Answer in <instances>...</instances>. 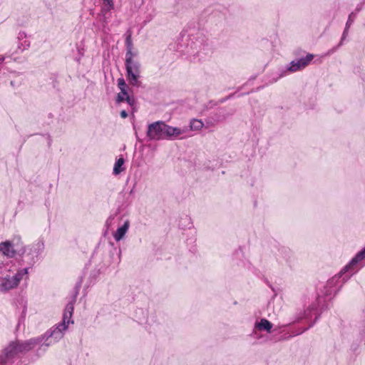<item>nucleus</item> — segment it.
Instances as JSON below:
<instances>
[{"label": "nucleus", "mask_w": 365, "mask_h": 365, "mask_svg": "<svg viewBox=\"0 0 365 365\" xmlns=\"http://www.w3.org/2000/svg\"><path fill=\"white\" fill-rule=\"evenodd\" d=\"M81 286V282H78L74 288V294L70 302H68L65 307L62 322L56 327L48 330L44 334L31 338L26 341H12L4 349V354L7 359H13L19 354H25L33 349L43 341H45L44 345L47 347L52 343L57 342L63 336V331L68 329L70 323L73 324L71 319L74 304L76 297L79 293V289Z\"/></svg>", "instance_id": "1"}, {"label": "nucleus", "mask_w": 365, "mask_h": 365, "mask_svg": "<svg viewBox=\"0 0 365 365\" xmlns=\"http://www.w3.org/2000/svg\"><path fill=\"white\" fill-rule=\"evenodd\" d=\"M207 48V44H206L204 34L195 29L182 31L173 45V49L181 54L198 57H202V54L205 53Z\"/></svg>", "instance_id": "2"}, {"label": "nucleus", "mask_w": 365, "mask_h": 365, "mask_svg": "<svg viewBox=\"0 0 365 365\" xmlns=\"http://www.w3.org/2000/svg\"><path fill=\"white\" fill-rule=\"evenodd\" d=\"M125 43L126 47L125 67L126 71V78L129 85L135 87H140L141 82L140 78V63L138 60L134 59L137 56V52H134L133 43L132 41V32L128 29L125 34Z\"/></svg>", "instance_id": "3"}, {"label": "nucleus", "mask_w": 365, "mask_h": 365, "mask_svg": "<svg viewBox=\"0 0 365 365\" xmlns=\"http://www.w3.org/2000/svg\"><path fill=\"white\" fill-rule=\"evenodd\" d=\"M185 132V129L173 127L164 121L158 120L148 125L146 135L150 140H173Z\"/></svg>", "instance_id": "4"}, {"label": "nucleus", "mask_w": 365, "mask_h": 365, "mask_svg": "<svg viewBox=\"0 0 365 365\" xmlns=\"http://www.w3.org/2000/svg\"><path fill=\"white\" fill-rule=\"evenodd\" d=\"M334 284L333 280L328 281L326 286L324 287L323 294L324 296L318 295V297L316 299V302H313L312 304H310L303 312L302 314H301L298 319H309L312 317V314H317L315 317L314 321L304 330H307L311 327H312L317 320L319 318L320 314L317 313L318 309H319L321 312L327 309V305L326 304L327 302V297H329L332 294L331 287Z\"/></svg>", "instance_id": "5"}, {"label": "nucleus", "mask_w": 365, "mask_h": 365, "mask_svg": "<svg viewBox=\"0 0 365 365\" xmlns=\"http://www.w3.org/2000/svg\"><path fill=\"white\" fill-rule=\"evenodd\" d=\"M45 243L43 239H38L28 246L22 247L18 251V255L22 257L24 264L32 268L35 264L43 258Z\"/></svg>", "instance_id": "6"}, {"label": "nucleus", "mask_w": 365, "mask_h": 365, "mask_svg": "<svg viewBox=\"0 0 365 365\" xmlns=\"http://www.w3.org/2000/svg\"><path fill=\"white\" fill-rule=\"evenodd\" d=\"M313 58L314 55L308 53L306 56L292 61L284 68H279L277 72L272 73L269 79V83H274L277 82L279 78L287 76L288 72L294 73L304 69L311 63Z\"/></svg>", "instance_id": "7"}, {"label": "nucleus", "mask_w": 365, "mask_h": 365, "mask_svg": "<svg viewBox=\"0 0 365 365\" xmlns=\"http://www.w3.org/2000/svg\"><path fill=\"white\" fill-rule=\"evenodd\" d=\"M364 259H365V247L358 252L350 262L342 268L339 273V277H342L344 282L347 281L356 272L357 269H356V266Z\"/></svg>", "instance_id": "8"}, {"label": "nucleus", "mask_w": 365, "mask_h": 365, "mask_svg": "<svg viewBox=\"0 0 365 365\" xmlns=\"http://www.w3.org/2000/svg\"><path fill=\"white\" fill-rule=\"evenodd\" d=\"M351 327L352 334L360 341H365V309L352 322Z\"/></svg>", "instance_id": "9"}, {"label": "nucleus", "mask_w": 365, "mask_h": 365, "mask_svg": "<svg viewBox=\"0 0 365 365\" xmlns=\"http://www.w3.org/2000/svg\"><path fill=\"white\" fill-rule=\"evenodd\" d=\"M231 115H232V112H227L225 108H219L205 119L206 127L212 126L222 122Z\"/></svg>", "instance_id": "10"}, {"label": "nucleus", "mask_w": 365, "mask_h": 365, "mask_svg": "<svg viewBox=\"0 0 365 365\" xmlns=\"http://www.w3.org/2000/svg\"><path fill=\"white\" fill-rule=\"evenodd\" d=\"M19 250H14L11 242L6 240L0 243V252L7 257L13 258L18 255Z\"/></svg>", "instance_id": "11"}, {"label": "nucleus", "mask_w": 365, "mask_h": 365, "mask_svg": "<svg viewBox=\"0 0 365 365\" xmlns=\"http://www.w3.org/2000/svg\"><path fill=\"white\" fill-rule=\"evenodd\" d=\"M277 259L279 262L290 263L293 257L292 251L286 247H282L278 249L277 253L276 254Z\"/></svg>", "instance_id": "12"}, {"label": "nucleus", "mask_w": 365, "mask_h": 365, "mask_svg": "<svg viewBox=\"0 0 365 365\" xmlns=\"http://www.w3.org/2000/svg\"><path fill=\"white\" fill-rule=\"evenodd\" d=\"M273 324L267 319L262 318L259 321L255 323L252 335L256 334V330L265 331L267 333H271Z\"/></svg>", "instance_id": "13"}, {"label": "nucleus", "mask_w": 365, "mask_h": 365, "mask_svg": "<svg viewBox=\"0 0 365 365\" xmlns=\"http://www.w3.org/2000/svg\"><path fill=\"white\" fill-rule=\"evenodd\" d=\"M16 287H17L16 284V281L14 282L11 276H6L4 277H0L1 292H6Z\"/></svg>", "instance_id": "14"}, {"label": "nucleus", "mask_w": 365, "mask_h": 365, "mask_svg": "<svg viewBox=\"0 0 365 365\" xmlns=\"http://www.w3.org/2000/svg\"><path fill=\"white\" fill-rule=\"evenodd\" d=\"M129 227H130V221L128 220H126L123 222V224L121 226H120L117 229L115 232L113 234L114 239L117 242H119L120 240H121L125 237V234L127 233V232L129 229Z\"/></svg>", "instance_id": "15"}, {"label": "nucleus", "mask_w": 365, "mask_h": 365, "mask_svg": "<svg viewBox=\"0 0 365 365\" xmlns=\"http://www.w3.org/2000/svg\"><path fill=\"white\" fill-rule=\"evenodd\" d=\"M109 255L111 260L113 262L117 261L118 263L120 260V255H121V250L119 247H114V244L113 242H110L109 244Z\"/></svg>", "instance_id": "16"}, {"label": "nucleus", "mask_w": 365, "mask_h": 365, "mask_svg": "<svg viewBox=\"0 0 365 365\" xmlns=\"http://www.w3.org/2000/svg\"><path fill=\"white\" fill-rule=\"evenodd\" d=\"M125 160L121 156L120 157L115 163L113 173L115 175H119L121 172H123L125 170L124 167Z\"/></svg>", "instance_id": "17"}, {"label": "nucleus", "mask_w": 365, "mask_h": 365, "mask_svg": "<svg viewBox=\"0 0 365 365\" xmlns=\"http://www.w3.org/2000/svg\"><path fill=\"white\" fill-rule=\"evenodd\" d=\"M31 267H29V266H27L21 269H19L14 276L11 277L13 278V280L14 282L16 281V286L19 285L20 281L23 279L24 276L28 274V270Z\"/></svg>", "instance_id": "18"}, {"label": "nucleus", "mask_w": 365, "mask_h": 365, "mask_svg": "<svg viewBox=\"0 0 365 365\" xmlns=\"http://www.w3.org/2000/svg\"><path fill=\"white\" fill-rule=\"evenodd\" d=\"M349 28H347V27L345 26L344 30L343 31V34L341 35V38L340 42L338 43V45H336V46L333 47L331 49H330L328 51L329 54L334 53L339 47H341L343 45L344 41L346 40V37H347V36L349 34Z\"/></svg>", "instance_id": "19"}, {"label": "nucleus", "mask_w": 365, "mask_h": 365, "mask_svg": "<svg viewBox=\"0 0 365 365\" xmlns=\"http://www.w3.org/2000/svg\"><path fill=\"white\" fill-rule=\"evenodd\" d=\"M205 125L204 123L199 119L192 118L190 122V128L192 130H200Z\"/></svg>", "instance_id": "20"}, {"label": "nucleus", "mask_w": 365, "mask_h": 365, "mask_svg": "<svg viewBox=\"0 0 365 365\" xmlns=\"http://www.w3.org/2000/svg\"><path fill=\"white\" fill-rule=\"evenodd\" d=\"M118 86L120 90L121 93L124 95H127V84L123 78H120L118 79Z\"/></svg>", "instance_id": "21"}, {"label": "nucleus", "mask_w": 365, "mask_h": 365, "mask_svg": "<svg viewBox=\"0 0 365 365\" xmlns=\"http://www.w3.org/2000/svg\"><path fill=\"white\" fill-rule=\"evenodd\" d=\"M30 47V41L24 40L23 42H19L17 46V50L23 51Z\"/></svg>", "instance_id": "22"}, {"label": "nucleus", "mask_w": 365, "mask_h": 365, "mask_svg": "<svg viewBox=\"0 0 365 365\" xmlns=\"http://www.w3.org/2000/svg\"><path fill=\"white\" fill-rule=\"evenodd\" d=\"M356 16V13H354V12H351L349 15L347 21L345 25L346 27L350 28V26L352 25V24L354 23V21L355 20Z\"/></svg>", "instance_id": "23"}, {"label": "nucleus", "mask_w": 365, "mask_h": 365, "mask_svg": "<svg viewBox=\"0 0 365 365\" xmlns=\"http://www.w3.org/2000/svg\"><path fill=\"white\" fill-rule=\"evenodd\" d=\"M125 101L133 109V106L135 104V98L133 96H129L128 93H127V96L125 98Z\"/></svg>", "instance_id": "24"}, {"label": "nucleus", "mask_w": 365, "mask_h": 365, "mask_svg": "<svg viewBox=\"0 0 365 365\" xmlns=\"http://www.w3.org/2000/svg\"><path fill=\"white\" fill-rule=\"evenodd\" d=\"M78 49V56L75 57L74 60L80 63L81 58L83 56V52L82 51L83 49H81L79 46H77Z\"/></svg>", "instance_id": "25"}, {"label": "nucleus", "mask_w": 365, "mask_h": 365, "mask_svg": "<svg viewBox=\"0 0 365 365\" xmlns=\"http://www.w3.org/2000/svg\"><path fill=\"white\" fill-rule=\"evenodd\" d=\"M126 96H127V95H124L121 92L119 93L116 97V102L118 103H119L125 101Z\"/></svg>", "instance_id": "26"}, {"label": "nucleus", "mask_w": 365, "mask_h": 365, "mask_svg": "<svg viewBox=\"0 0 365 365\" xmlns=\"http://www.w3.org/2000/svg\"><path fill=\"white\" fill-rule=\"evenodd\" d=\"M364 4H365V2H364V1L362 0L360 3H359L356 5V9L354 12L356 13V14L357 13L360 12L363 9Z\"/></svg>", "instance_id": "27"}, {"label": "nucleus", "mask_w": 365, "mask_h": 365, "mask_svg": "<svg viewBox=\"0 0 365 365\" xmlns=\"http://www.w3.org/2000/svg\"><path fill=\"white\" fill-rule=\"evenodd\" d=\"M182 221H186V225H182V223H180V226H184V227L187 226L188 227H190L192 226V222H191V220H190V217L186 216V217H185L184 218L182 219L181 222Z\"/></svg>", "instance_id": "28"}, {"label": "nucleus", "mask_w": 365, "mask_h": 365, "mask_svg": "<svg viewBox=\"0 0 365 365\" xmlns=\"http://www.w3.org/2000/svg\"><path fill=\"white\" fill-rule=\"evenodd\" d=\"M26 309H27V307H26V305L25 304L24 306V309H23V311H22V313H21V317L19 319V325L20 324V322L21 321H24V319H25V317H26Z\"/></svg>", "instance_id": "29"}, {"label": "nucleus", "mask_w": 365, "mask_h": 365, "mask_svg": "<svg viewBox=\"0 0 365 365\" xmlns=\"http://www.w3.org/2000/svg\"><path fill=\"white\" fill-rule=\"evenodd\" d=\"M26 38V32L24 31H20L19 34H18V36H17V38L19 40V41H21L22 40H24V38Z\"/></svg>", "instance_id": "30"}, {"label": "nucleus", "mask_w": 365, "mask_h": 365, "mask_svg": "<svg viewBox=\"0 0 365 365\" xmlns=\"http://www.w3.org/2000/svg\"><path fill=\"white\" fill-rule=\"evenodd\" d=\"M216 106V103L213 101H210L207 105L205 106L204 110H208L210 108H212V106Z\"/></svg>", "instance_id": "31"}, {"label": "nucleus", "mask_w": 365, "mask_h": 365, "mask_svg": "<svg viewBox=\"0 0 365 365\" xmlns=\"http://www.w3.org/2000/svg\"><path fill=\"white\" fill-rule=\"evenodd\" d=\"M120 117H121L122 118H127V117H128V113H127V111H126V110H121V111H120Z\"/></svg>", "instance_id": "32"}, {"label": "nucleus", "mask_w": 365, "mask_h": 365, "mask_svg": "<svg viewBox=\"0 0 365 365\" xmlns=\"http://www.w3.org/2000/svg\"><path fill=\"white\" fill-rule=\"evenodd\" d=\"M106 2V4L109 6V9L113 8V2L112 0H104Z\"/></svg>", "instance_id": "33"}, {"label": "nucleus", "mask_w": 365, "mask_h": 365, "mask_svg": "<svg viewBox=\"0 0 365 365\" xmlns=\"http://www.w3.org/2000/svg\"><path fill=\"white\" fill-rule=\"evenodd\" d=\"M233 95H234V94H230V96H227L226 98H222V99L220 101V103H224V102H225L227 99L231 98L233 96Z\"/></svg>", "instance_id": "34"}, {"label": "nucleus", "mask_w": 365, "mask_h": 365, "mask_svg": "<svg viewBox=\"0 0 365 365\" xmlns=\"http://www.w3.org/2000/svg\"><path fill=\"white\" fill-rule=\"evenodd\" d=\"M240 252V253L242 252V250H241V249H240L239 250H237V251L236 252V254H237V255H238Z\"/></svg>", "instance_id": "35"}, {"label": "nucleus", "mask_w": 365, "mask_h": 365, "mask_svg": "<svg viewBox=\"0 0 365 365\" xmlns=\"http://www.w3.org/2000/svg\"><path fill=\"white\" fill-rule=\"evenodd\" d=\"M134 187H135V186H134V187H133V189L130 190V194L133 193V192H134Z\"/></svg>", "instance_id": "36"}, {"label": "nucleus", "mask_w": 365, "mask_h": 365, "mask_svg": "<svg viewBox=\"0 0 365 365\" xmlns=\"http://www.w3.org/2000/svg\"><path fill=\"white\" fill-rule=\"evenodd\" d=\"M0 365H5V362L4 361H0Z\"/></svg>", "instance_id": "37"}, {"label": "nucleus", "mask_w": 365, "mask_h": 365, "mask_svg": "<svg viewBox=\"0 0 365 365\" xmlns=\"http://www.w3.org/2000/svg\"><path fill=\"white\" fill-rule=\"evenodd\" d=\"M136 138H137V139L139 140V139H138V135L137 134H136Z\"/></svg>", "instance_id": "38"}, {"label": "nucleus", "mask_w": 365, "mask_h": 365, "mask_svg": "<svg viewBox=\"0 0 365 365\" xmlns=\"http://www.w3.org/2000/svg\"><path fill=\"white\" fill-rule=\"evenodd\" d=\"M363 1H364V2H365V0H363Z\"/></svg>", "instance_id": "39"}]
</instances>
